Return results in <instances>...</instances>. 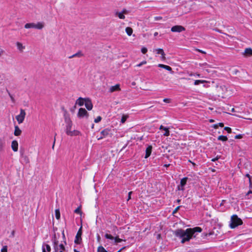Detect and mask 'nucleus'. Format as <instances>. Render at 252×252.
I'll return each instance as SVG.
<instances>
[{
	"label": "nucleus",
	"mask_w": 252,
	"mask_h": 252,
	"mask_svg": "<svg viewBox=\"0 0 252 252\" xmlns=\"http://www.w3.org/2000/svg\"><path fill=\"white\" fill-rule=\"evenodd\" d=\"M84 56V54L82 53L81 51H78L77 53L69 56L68 57L69 59H72L74 57H82Z\"/></svg>",
	"instance_id": "23"
},
{
	"label": "nucleus",
	"mask_w": 252,
	"mask_h": 252,
	"mask_svg": "<svg viewBox=\"0 0 252 252\" xmlns=\"http://www.w3.org/2000/svg\"><path fill=\"white\" fill-rule=\"evenodd\" d=\"M126 32L128 35L130 36L132 34L133 30L130 27H127L126 29Z\"/></svg>",
	"instance_id": "27"
},
{
	"label": "nucleus",
	"mask_w": 252,
	"mask_h": 252,
	"mask_svg": "<svg viewBox=\"0 0 252 252\" xmlns=\"http://www.w3.org/2000/svg\"><path fill=\"white\" fill-rule=\"evenodd\" d=\"M250 194H252V191L251 190H250L246 194L247 195H248Z\"/></svg>",
	"instance_id": "62"
},
{
	"label": "nucleus",
	"mask_w": 252,
	"mask_h": 252,
	"mask_svg": "<svg viewBox=\"0 0 252 252\" xmlns=\"http://www.w3.org/2000/svg\"><path fill=\"white\" fill-rule=\"evenodd\" d=\"M220 158V156H217L216 158L212 159L211 161L215 162V161L218 160L219 158Z\"/></svg>",
	"instance_id": "45"
},
{
	"label": "nucleus",
	"mask_w": 252,
	"mask_h": 252,
	"mask_svg": "<svg viewBox=\"0 0 252 252\" xmlns=\"http://www.w3.org/2000/svg\"><path fill=\"white\" fill-rule=\"evenodd\" d=\"M54 249L55 252H60V251H59L58 247H54Z\"/></svg>",
	"instance_id": "55"
},
{
	"label": "nucleus",
	"mask_w": 252,
	"mask_h": 252,
	"mask_svg": "<svg viewBox=\"0 0 252 252\" xmlns=\"http://www.w3.org/2000/svg\"><path fill=\"white\" fill-rule=\"evenodd\" d=\"M197 51L200 53H201L202 54H206V52L204 51H202L201 50H200V49H197Z\"/></svg>",
	"instance_id": "58"
},
{
	"label": "nucleus",
	"mask_w": 252,
	"mask_h": 252,
	"mask_svg": "<svg viewBox=\"0 0 252 252\" xmlns=\"http://www.w3.org/2000/svg\"><path fill=\"white\" fill-rule=\"evenodd\" d=\"M16 45L18 49L21 51H22L25 49V47L20 42H17Z\"/></svg>",
	"instance_id": "29"
},
{
	"label": "nucleus",
	"mask_w": 252,
	"mask_h": 252,
	"mask_svg": "<svg viewBox=\"0 0 252 252\" xmlns=\"http://www.w3.org/2000/svg\"><path fill=\"white\" fill-rule=\"evenodd\" d=\"M111 129L109 128H105L102 130L100 132L101 136L97 138L98 140L101 139L104 137H106L109 134V132H110Z\"/></svg>",
	"instance_id": "10"
},
{
	"label": "nucleus",
	"mask_w": 252,
	"mask_h": 252,
	"mask_svg": "<svg viewBox=\"0 0 252 252\" xmlns=\"http://www.w3.org/2000/svg\"><path fill=\"white\" fill-rule=\"evenodd\" d=\"M202 229L198 226L194 228H187L184 230L181 228L176 229L173 231V234L176 237H178L181 240L182 244L185 243L186 242H189L192 238H195L197 235V233L201 232Z\"/></svg>",
	"instance_id": "1"
},
{
	"label": "nucleus",
	"mask_w": 252,
	"mask_h": 252,
	"mask_svg": "<svg viewBox=\"0 0 252 252\" xmlns=\"http://www.w3.org/2000/svg\"><path fill=\"white\" fill-rule=\"evenodd\" d=\"M15 230H12V232H11V234L9 236V237H14L15 236Z\"/></svg>",
	"instance_id": "48"
},
{
	"label": "nucleus",
	"mask_w": 252,
	"mask_h": 252,
	"mask_svg": "<svg viewBox=\"0 0 252 252\" xmlns=\"http://www.w3.org/2000/svg\"><path fill=\"white\" fill-rule=\"evenodd\" d=\"M15 130L14 132V134L15 136H19L21 135L22 133L21 130L19 128L18 126H15Z\"/></svg>",
	"instance_id": "20"
},
{
	"label": "nucleus",
	"mask_w": 252,
	"mask_h": 252,
	"mask_svg": "<svg viewBox=\"0 0 252 252\" xmlns=\"http://www.w3.org/2000/svg\"><path fill=\"white\" fill-rule=\"evenodd\" d=\"M101 119H102L101 117H100V116H98V117H97V118H95V119H94V123H99V122H100V121H101Z\"/></svg>",
	"instance_id": "38"
},
{
	"label": "nucleus",
	"mask_w": 252,
	"mask_h": 252,
	"mask_svg": "<svg viewBox=\"0 0 252 252\" xmlns=\"http://www.w3.org/2000/svg\"><path fill=\"white\" fill-rule=\"evenodd\" d=\"M23 157H24V159L26 163H28L29 162V159L27 156H24Z\"/></svg>",
	"instance_id": "54"
},
{
	"label": "nucleus",
	"mask_w": 252,
	"mask_h": 252,
	"mask_svg": "<svg viewBox=\"0 0 252 252\" xmlns=\"http://www.w3.org/2000/svg\"><path fill=\"white\" fill-rule=\"evenodd\" d=\"M132 193V191H129L128 193V197H127V200H129L131 199V195Z\"/></svg>",
	"instance_id": "49"
},
{
	"label": "nucleus",
	"mask_w": 252,
	"mask_h": 252,
	"mask_svg": "<svg viewBox=\"0 0 252 252\" xmlns=\"http://www.w3.org/2000/svg\"><path fill=\"white\" fill-rule=\"evenodd\" d=\"M4 142L0 138V152L3 151V148L4 146Z\"/></svg>",
	"instance_id": "35"
},
{
	"label": "nucleus",
	"mask_w": 252,
	"mask_h": 252,
	"mask_svg": "<svg viewBox=\"0 0 252 252\" xmlns=\"http://www.w3.org/2000/svg\"><path fill=\"white\" fill-rule=\"evenodd\" d=\"M63 116L64 118V122L66 124L65 132L66 133L69 130H71L73 124L70 118L69 115L67 113L66 111L64 112Z\"/></svg>",
	"instance_id": "4"
},
{
	"label": "nucleus",
	"mask_w": 252,
	"mask_h": 252,
	"mask_svg": "<svg viewBox=\"0 0 252 252\" xmlns=\"http://www.w3.org/2000/svg\"><path fill=\"white\" fill-rule=\"evenodd\" d=\"M97 252H108L106 251L104 247L102 246H100L97 248Z\"/></svg>",
	"instance_id": "33"
},
{
	"label": "nucleus",
	"mask_w": 252,
	"mask_h": 252,
	"mask_svg": "<svg viewBox=\"0 0 252 252\" xmlns=\"http://www.w3.org/2000/svg\"><path fill=\"white\" fill-rule=\"evenodd\" d=\"M243 223V221L241 219L239 218L237 215L234 214L231 217L229 226L231 229H234L238 226L242 225Z\"/></svg>",
	"instance_id": "3"
},
{
	"label": "nucleus",
	"mask_w": 252,
	"mask_h": 252,
	"mask_svg": "<svg viewBox=\"0 0 252 252\" xmlns=\"http://www.w3.org/2000/svg\"><path fill=\"white\" fill-rule=\"evenodd\" d=\"M51 251L50 246L45 243H43L42 246V252H50Z\"/></svg>",
	"instance_id": "11"
},
{
	"label": "nucleus",
	"mask_w": 252,
	"mask_h": 252,
	"mask_svg": "<svg viewBox=\"0 0 252 252\" xmlns=\"http://www.w3.org/2000/svg\"><path fill=\"white\" fill-rule=\"evenodd\" d=\"M35 24L33 23H27L25 24V28L26 29H29V28H35Z\"/></svg>",
	"instance_id": "24"
},
{
	"label": "nucleus",
	"mask_w": 252,
	"mask_h": 252,
	"mask_svg": "<svg viewBox=\"0 0 252 252\" xmlns=\"http://www.w3.org/2000/svg\"><path fill=\"white\" fill-rule=\"evenodd\" d=\"M53 242V247H58V241L56 239L54 240V241H52Z\"/></svg>",
	"instance_id": "41"
},
{
	"label": "nucleus",
	"mask_w": 252,
	"mask_h": 252,
	"mask_svg": "<svg viewBox=\"0 0 252 252\" xmlns=\"http://www.w3.org/2000/svg\"><path fill=\"white\" fill-rule=\"evenodd\" d=\"M245 54L248 55H252V49L251 48H247L245 50Z\"/></svg>",
	"instance_id": "32"
},
{
	"label": "nucleus",
	"mask_w": 252,
	"mask_h": 252,
	"mask_svg": "<svg viewBox=\"0 0 252 252\" xmlns=\"http://www.w3.org/2000/svg\"><path fill=\"white\" fill-rule=\"evenodd\" d=\"M185 28L182 26L176 25L172 27L171 29V32H181L185 31Z\"/></svg>",
	"instance_id": "8"
},
{
	"label": "nucleus",
	"mask_w": 252,
	"mask_h": 252,
	"mask_svg": "<svg viewBox=\"0 0 252 252\" xmlns=\"http://www.w3.org/2000/svg\"><path fill=\"white\" fill-rule=\"evenodd\" d=\"M147 52V49L146 47H142L141 49V52L143 54H145Z\"/></svg>",
	"instance_id": "46"
},
{
	"label": "nucleus",
	"mask_w": 252,
	"mask_h": 252,
	"mask_svg": "<svg viewBox=\"0 0 252 252\" xmlns=\"http://www.w3.org/2000/svg\"><path fill=\"white\" fill-rule=\"evenodd\" d=\"M67 135L73 136H77L81 135V132L77 130H69L66 133Z\"/></svg>",
	"instance_id": "12"
},
{
	"label": "nucleus",
	"mask_w": 252,
	"mask_h": 252,
	"mask_svg": "<svg viewBox=\"0 0 252 252\" xmlns=\"http://www.w3.org/2000/svg\"><path fill=\"white\" fill-rule=\"evenodd\" d=\"M163 101L167 103H169L170 102V99L169 98H164L163 99Z\"/></svg>",
	"instance_id": "53"
},
{
	"label": "nucleus",
	"mask_w": 252,
	"mask_h": 252,
	"mask_svg": "<svg viewBox=\"0 0 252 252\" xmlns=\"http://www.w3.org/2000/svg\"><path fill=\"white\" fill-rule=\"evenodd\" d=\"M244 134H239L235 136V139H241L243 137Z\"/></svg>",
	"instance_id": "43"
},
{
	"label": "nucleus",
	"mask_w": 252,
	"mask_h": 252,
	"mask_svg": "<svg viewBox=\"0 0 252 252\" xmlns=\"http://www.w3.org/2000/svg\"><path fill=\"white\" fill-rule=\"evenodd\" d=\"M97 241V242H99L101 239L100 236L98 234H97L96 236Z\"/></svg>",
	"instance_id": "52"
},
{
	"label": "nucleus",
	"mask_w": 252,
	"mask_h": 252,
	"mask_svg": "<svg viewBox=\"0 0 252 252\" xmlns=\"http://www.w3.org/2000/svg\"><path fill=\"white\" fill-rule=\"evenodd\" d=\"M203 235H204V236L205 237H207L208 236H212V239H216L217 238V236L218 235V234L217 233H215V232L214 231H211L209 233H203Z\"/></svg>",
	"instance_id": "17"
},
{
	"label": "nucleus",
	"mask_w": 252,
	"mask_h": 252,
	"mask_svg": "<svg viewBox=\"0 0 252 252\" xmlns=\"http://www.w3.org/2000/svg\"><path fill=\"white\" fill-rule=\"evenodd\" d=\"M224 130H226L228 133H230L232 132L231 128L228 126L224 127Z\"/></svg>",
	"instance_id": "39"
},
{
	"label": "nucleus",
	"mask_w": 252,
	"mask_h": 252,
	"mask_svg": "<svg viewBox=\"0 0 252 252\" xmlns=\"http://www.w3.org/2000/svg\"><path fill=\"white\" fill-rule=\"evenodd\" d=\"M76 105L79 106L85 105L88 110H91L93 108L92 101L89 98L79 97L75 102V107H76Z\"/></svg>",
	"instance_id": "2"
},
{
	"label": "nucleus",
	"mask_w": 252,
	"mask_h": 252,
	"mask_svg": "<svg viewBox=\"0 0 252 252\" xmlns=\"http://www.w3.org/2000/svg\"><path fill=\"white\" fill-rule=\"evenodd\" d=\"M152 145H148L146 149V154L145 155V158H147L148 157H149L151 154L152 151Z\"/></svg>",
	"instance_id": "13"
},
{
	"label": "nucleus",
	"mask_w": 252,
	"mask_h": 252,
	"mask_svg": "<svg viewBox=\"0 0 252 252\" xmlns=\"http://www.w3.org/2000/svg\"><path fill=\"white\" fill-rule=\"evenodd\" d=\"M249 187L250 188H252V181L251 178L249 179Z\"/></svg>",
	"instance_id": "51"
},
{
	"label": "nucleus",
	"mask_w": 252,
	"mask_h": 252,
	"mask_svg": "<svg viewBox=\"0 0 252 252\" xmlns=\"http://www.w3.org/2000/svg\"><path fill=\"white\" fill-rule=\"evenodd\" d=\"M128 118V115H124V114L123 115V116H122L121 120V122L122 124H124V123H125V122L126 121V120Z\"/></svg>",
	"instance_id": "28"
},
{
	"label": "nucleus",
	"mask_w": 252,
	"mask_h": 252,
	"mask_svg": "<svg viewBox=\"0 0 252 252\" xmlns=\"http://www.w3.org/2000/svg\"><path fill=\"white\" fill-rule=\"evenodd\" d=\"M7 252V247L6 246H3V248L1 250V252Z\"/></svg>",
	"instance_id": "44"
},
{
	"label": "nucleus",
	"mask_w": 252,
	"mask_h": 252,
	"mask_svg": "<svg viewBox=\"0 0 252 252\" xmlns=\"http://www.w3.org/2000/svg\"><path fill=\"white\" fill-rule=\"evenodd\" d=\"M56 239V234H54L53 237H52V240L54 241V240Z\"/></svg>",
	"instance_id": "63"
},
{
	"label": "nucleus",
	"mask_w": 252,
	"mask_h": 252,
	"mask_svg": "<svg viewBox=\"0 0 252 252\" xmlns=\"http://www.w3.org/2000/svg\"><path fill=\"white\" fill-rule=\"evenodd\" d=\"M143 136H138L137 135L134 136V137H131V140L133 139V140H135L136 141H138V140L141 141L143 140Z\"/></svg>",
	"instance_id": "30"
},
{
	"label": "nucleus",
	"mask_w": 252,
	"mask_h": 252,
	"mask_svg": "<svg viewBox=\"0 0 252 252\" xmlns=\"http://www.w3.org/2000/svg\"><path fill=\"white\" fill-rule=\"evenodd\" d=\"M120 90V85L116 84L115 86H112L110 88V92H113L115 91H117Z\"/></svg>",
	"instance_id": "21"
},
{
	"label": "nucleus",
	"mask_w": 252,
	"mask_h": 252,
	"mask_svg": "<svg viewBox=\"0 0 252 252\" xmlns=\"http://www.w3.org/2000/svg\"><path fill=\"white\" fill-rule=\"evenodd\" d=\"M181 207V206H179L175 208V209L173 211L172 214H174L176 213L178 211V210L180 209V208Z\"/></svg>",
	"instance_id": "47"
},
{
	"label": "nucleus",
	"mask_w": 252,
	"mask_h": 252,
	"mask_svg": "<svg viewBox=\"0 0 252 252\" xmlns=\"http://www.w3.org/2000/svg\"><path fill=\"white\" fill-rule=\"evenodd\" d=\"M126 13V10L124 9L123 11L120 12H116V15H117L119 18L121 19H124L125 18V16L124 15L125 13Z\"/></svg>",
	"instance_id": "19"
},
{
	"label": "nucleus",
	"mask_w": 252,
	"mask_h": 252,
	"mask_svg": "<svg viewBox=\"0 0 252 252\" xmlns=\"http://www.w3.org/2000/svg\"><path fill=\"white\" fill-rule=\"evenodd\" d=\"M81 206H79L78 207H77L74 211V212L75 213H76V214H80V215H82V212L81 211Z\"/></svg>",
	"instance_id": "34"
},
{
	"label": "nucleus",
	"mask_w": 252,
	"mask_h": 252,
	"mask_svg": "<svg viewBox=\"0 0 252 252\" xmlns=\"http://www.w3.org/2000/svg\"><path fill=\"white\" fill-rule=\"evenodd\" d=\"M77 116L80 119L83 118L84 117H86L87 118L89 116V114L88 113V111H78Z\"/></svg>",
	"instance_id": "14"
},
{
	"label": "nucleus",
	"mask_w": 252,
	"mask_h": 252,
	"mask_svg": "<svg viewBox=\"0 0 252 252\" xmlns=\"http://www.w3.org/2000/svg\"><path fill=\"white\" fill-rule=\"evenodd\" d=\"M104 237L107 239L114 240V243L115 244L121 243L124 241L123 239L119 238L118 236L114 237L112 235L108 233L105 234ZM124 241H125L126 240H125Z\"/></svg>",
	"instance_id": "7"
},
{
	"label": "nucleus",
	"mask_w": 252,
	"mask_h": 252,
	"mask_svg": "<svg viewBox=\"0 0 252 252\" xmlns=\"http://www.w3.org/2000/svg\"><path fill=\"white\" fill-rule=\"evenodd\" d=\"M11 148L13 151L17 152L18 150V143L16 140H13L11 143Z\"/></svg>",
	"instance_id": "16"
},
{
	"label": "nucleus",
	"mask_w": 252,
	"mask_h": 252,
	"mask_svg": "<svg viewBox=\"0 0 252 252\" xmlns=\"http://www.w3.org/2000/svg\"><path fill=\"white\" fill-rule=\"evenodd\" d=\"M188 178L187 177H184L180 180L179 185L177 186V190L184 191L185 190V186L187 185Z\"/></svg>",
	"instance_id": "5"
},
{
	"label": "nucleus",
	"mask_w": 252,
	"mask_h": 252,
	"mask_svg": "<svg viewBox=\"0 0 252 252\" xmlns=\"http://www.w3.org/2000/svg\"><path fill=\"white\" fill-rule=\"evenodd\" d=\"M82 227L81 226L80 227V228L79 229V230L77 233V234L75 236L74 243L76 244L79 245V244H80L82 242V237H81V235L82 234Z\"/></svg>",
	"instance_id": "6"
},
{
	"label": "nucleus",
	"mask_w": 252,
	"mask_h": 252,
	"mask_svg": "<svg viewBox=\"0 0 252 252\" xmlns=\"http://www.w3.org/2000/svg\"><path fill=\"white\" fill-rule=\"evenodd\" d=\"M209 122L210 123H213V122H215V121H214V120H213V119H209Z\"/></svg>",
	"instance_id": "64"
},
{
	"label": "nucleus",
	"mask_w": 252,
	"mask_h": 252,
	"mask_svg": "<svg viewBox=\"0 0 252 252\" xmlns=\"http://www.w3.org/2000/svg\"><path fill=\"white\" fill-rule=\"evenodd\" d=\"M44 27V24L41 22H38L37 24H35V29L41 30Z\"/></svg>",
	"instance_id": "26"
},
{
	"label": "nucleus",
	"mask_w": 252,
	"mask_h": 252,
	"mask_svg": "<svg viewBox=\"0 0 252 252\" xmlns=\"http://www.w3.org/2000/svg\"><path fill=\"white\" fill-rule=\"evenodd\" d=\"M218 126L220 127H223L224 126V124L223 123H219L218 124Z\"/></svg>",
	"instance_id": "56"
},
{
	"label": "nucleus",
	"mask_w": 252,
	"mask_h": 252,
	"mask_svg": "<svg viewBox=\"0 0 252 252\" xmlns=\"http://www.w3.org/2000/svg\"><path fill=\"white\" fill-rule=\"evenodd\" d=\"M169 128L167 127H164L162 125H161L159 127L160 130H165V132L163 133V135L165 136H168L170 135V131L169 130Z\"/></svg>",
	"instance_id": "15"
},
{
	"label": "nucleus",
	"mask_w": 252,
	"mask_h": 252,
	"mask_svg": "<svg viewBox=\"0 0 252 252\" xmlns=\"http://www.w3.org/2000/svg\"><path fill=\"white\" fill-rule=\"evenodd\" d=\"M55 217L58 220L60 218V212L59 209H56L55 210Z\"/></svg>",
	"instance_id": "36"
},
{
	"label": "nucleus",
	"mask_w": 252,
	"mask_h": 252,
	"mask_svg": "<svg viewBox=\"0 0 252 252\" xmlns=\"http://www.w3.org/2000/svg\"><path fill=\"white\" fill-rule=\"evenodd\" d=\"M155 19L156 20H161L162 19V17H160V16H158V17H156L155 18Z\"/></svg>",
	"instance_id": "57"
},
{
	"label": "nucleus",
	"mask_w": 252,
	"mask_h": 252,
	"mask_svg": "<svg viewBox=\"0 0 252 252\" xmlns=\"http://www.w3.org/2000/svg\"><path fill=\"white\" fill-rule=\"evenodd\" d=\"M6 91L8 93V95H9V97H10V98L11 99V101L13 103H14L15 102V99H14L13 95L10 94V93L9 92V91L8 90H6Z\"/></svg>",
	"instance_id": "37"
},
{
	"label": "nucleus",
	"mask_w": 252,
	"mask_h": 252,
	"mask_svg": "<svg viewBox=\"0 0 252 252\" xmlns=\"http://www.w3.org/2000/svg\"><path fill=\"white\" fill-rule=\"evenodd\" d=\"M245 176H246V177H248V178H249V179L251 178V176H250V174H248V173L246 174V175H245Z\"/></svg>",
	"instance_id": "60"
},
{
	"label": "nucleus",
	"mask_w": 252,
	"mask_h": 252,
	"mask_svg": "<svg viewBox=\"0 0 252 252\" xmlns=\"http://www.w3.org/2000/svg\"><path fill=\"white\" fill-rule=\"evenodd\" d=\"M126 246H124L123 247H122L121 249H120V251H123V250H124L125 249H126Z\"/></svg>",
	"instance_id": "61"
},
{
	"label": "nucleus",
	"mask_w": 252,
	"mask_h": 252,
	"mask_svg": "<svg viewBox=\"0 0 252 252\" xmlns=\"http://www.w3.org/2000/svg\"><path fill=\"white\" fill-rule=\"evenodd\" d=\"M58 248H59L61 250V251H63H63L65 250V247H64V245L63 244H60L58 246Z\"/></svg>",
	"instance_id": "40"
},
{
	"label": "nucleus",
	"mask_w": 252,
	"mask_h": 252,
	"mask_svg": "<svg viewBox=\"0 0 252 252\" xmlns=\"http://www.w3.org/2000/svg\"><path fill=\"white\" fill-rule=\"evenodd\" d=\"M158 66L159 67H160V68H164V69L171 72V73L173 72L172 68L168 65H164L163 64H158Z\"/></svg>",
	"instance_id": "18"
},
{
	"label": "nucleus",
	"mask_w": 252,
	"mask_h": 252,
	"mask_svg": "<svg viewBox=\"0 0 252 252\" xmlns=\"http://www.w3.org/2000/svg\"><path fill=\"white\" fill-rule=\"evenodd\" d=\"M218 140L221 141L222 142H225V141H227L228 138H227V137L226 136H225V135H220L218 137Z\"/></svg>",
	"instance_id": "25"
},
{
	"label": "nucleus",
	"mask_w": 252,
	"mask_h": 252,
	"mask_svg": "<svg viewBox=\"0 0 252 252\" xmlns=\"http://www.w3.org/2000/svg\"><path fill=\"white\" fill-rule=\"evenodd\" d=\"M25 116V111H20V114L16 116V119L19 124H21L23 122Z\"/></svg>",
	"instance_id": "9"
},
{
	"label": "nucleus",
	"mask_w": 252,
	"mask_h": 252,
	"mask_svg": "<svg viewBox=\"0 0 252 252\" xmlns=\"http://www.w3.org/2000/svg\"><path fill=\"white\" fill-rule=\"evenodd\" d=\"M157 53L158 54H160L161 55V59L164 60L165 59V54L164 52V51L162 49H156Z\"/></svg>",
	"instance_id": "22"
},
{
	"label": "nucleus",
	"mask_w": 252,
	"mask_h": 252,
	"mask_svg": "<svg viewBox=\"0 0 252 252\" xmlns=\"http://www.w3.org/2000/svg\"><path fill=\"white\" fill-rule=\"evenodd\" d=\"M147 63V62L145 61H142L140 63L137 64L136 66L137 67H140L143 64H145Z\"/></svg>",
	"instance_id": "42"
},
{
	"label": "nucleus",
	"mask_w": 252,
	"mask_h": 252,
	"mask_svg": "<svg viewBox=\"0 0 252 252\" xmlns=\"http://www.w3.org/2000/svg\"><path fill=\"white\" fill-rule=\"evenodd\" d=\"M211 127L214 128H215V129H217L219 127L218 124H214V125H212L211 126Z\"/></svg>",
	"instance_id": "50"
},
{
	"label": "nucleus",
	"mask_w": 252,
	"mask_h": 252,
	"mask_svg": "<svg viewBox=\"0 0 252 252\" xmlns=\"http://www.w3.org/2000/svg\"><path fill=\"white\" fill-rule=\"evenodd\" d=\"M129 142V141H127V143L125 146H124V147L122 149V150L126 148V147L127 146Z\"/></svg>",
	"instance_id": "59"
},
{
	"label": "nucleus",
	"mask_w": 252,
	"mask_h": 252,
	"mask_svg": "<svg viewBox=\"0 0 252 252\" xmlns=\"http://www.w3.org/2000/svg\"><path fill=\"white\" fill-rule=\"evenodd\" d=\"M207 81L206 80H196L194 81V85H198L201 83H206Z\"/></svg>",
	"instance_id": "31"
}]
</instances>
